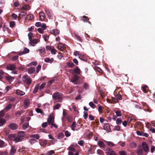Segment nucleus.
Masks as SVG:
<instances>
[{
    "mask_svg": "<svg viewBox=\"0 0 155 155\" xmlns=\"http://www.w3.org/2000/svg\"><path fill=\"white\" fill-rule=\"evenodd\" d=\"M17 149L15 146L12 147L11 149L10 150V153L11 155H13L16 152Z\"/></svg>",
    "mask_w": 155,
    "mask_h": 155,
    "instance_id": "obj_16",
    "label": "nucleus"
},
{
    "mask_svg": "<svg viewBox=\"0 0 155 155\" xmlns=\"http://www.w3.org/2000/svg\"><path fill=\"white\" fill-rule=\"evenodd\" d=\"M141 147L144 152L145 153H147V154L149 151V147L146 142H142Z\"/></svg>",
    "mask_w": 155,
    "mask_h": 155,
    "instance_id": "obj_4",
    "label": "nucleus"
},
{
    "mask_svg": "<svg viewBox=\"0 0 155 155\" xmlns=\"http://www.w3.org/2000/svg\"><path fill=\"white\" fill-rule=\"evenodd\" d=\"M60 107L61 105L59 104L58 103L54 106L53 109L54 110L58 109Z\"/></svg>",
    "mask_w": 155,
    "mask_h": 155,
    "instance_id": "obj_42",
    "label": "nucleus"
},
{
    "mask_svg": "<svg viewBox=\"0 0 155 155\" xmlns=\"http://www.w3.org/2000/svg\"><path fill=\"white\" fill-rule=\"evenodd\" d=\"M5 73L2 70L0 69V80L3 78V74Z\"/></svg>",
    "mask_w": 155,
    "mask_h": 155,
    "instance_id": "obj_47",
    "label": "nucleus"
},
{
    "mask_svg": "<svg viewBox=\"0 0 155 155\" xmlns=\"http://www.w3.org/2000/svg\"><path fill=\"white\" fill-rule=\"evenodd\" d=\"M18 125L16 124L12 123L9 124V127L12 130H14L17 129Z\"/></svg>",
    "mask_w": 155,
    "mask_h": 155,
    "instance_id": "obj_14",
    "label": "nucleus"
},
{
    "mask_svg": "<svg viewBox=\"0 0 155 155\" xmlns=\"http://www.w3.org/2000/svg\"><path fill=\"white\" fill-rule=\"evenodd\" d=\"M119 153L120 155H127L126 153L124 151H120Z\"/></svg>",
    "mask_w": 155,
    "mask_h": 155,
    "instance_id": "obj_64",
    "label": "nucleus"
},
{
    "mask_svg": "<svg viewBox=\"0 0 155 155\" xmlns=\"http://www.w3.org/2000/svg\"><path fill=\"white\" fill-rule=\"evenodd\" d=\"M65 135L67 137H69L70 136L71 134V133L68 131V130H66L65 132L64 133Z\"/></svg>",
    "mask_w": 155,
    "mask_h": 155,
    "instance_id": "obj_55",
    "label": "nucleus"
},
{
    "mask_svg": "<svg viewBox=\"0 0 155 155\" xmlns=\"http://www.w3.org/2000/svg\"><path fill=\"white\" fill-rule=\"evenodd\" d=\"M74 36L76 39L78 40L81 42H82V40L81 37H80L79 35H78L77 34H75Z\"/></svg>",
    "mask_w": 155,
    "mask_h": 155,
    "instance_id": "obj_30",
    "label": "nucleus"
},
{
    "mask_svg": "<svg viewBox=\"0 0 155 155\" xmlns=\"http://www.w3.org/2000/svg\"><path fill=\"white\" fill-rule=\"evenodd\" d=\"M22 80L24 84L29 85L31 83L32 80L31 77L28 75H24L22 77Z\"/></svg>",
    "mask_w": 155,
    "mask_h": 155,
    "instance_id": "obj_1",
    "label": "nucleus"
},
{
    "mask_svg": "<svg viewBox=\"0 0 155 155\" xmlns=\"http://www.w3.org/2000/svg\"><path fill=\"white\" fill-rule=\"evenodd\" d=\"M18 136L21 138L25 136V133L24 131H20L18 134Z\"/></svg>",
    "mask_w": 155,
    "mask_h": 155,
    "instance_id": "obj_25",
    "label": "nucleus"
},
{
    "mask_svg": "<svg viewBox=\"0 0 155 155\" xmlns=\"http://www.w3.org/2000/svg\"><path fill=\"white\" fill-rule=\"evenodd\" d=\"M15 136L14 134H11L8 135V137L10 140H14V139L15 138Z\"/></svg>",
    "mask_w": 155,
    "mask_h": 155,
    "instance_id": "obj_45",
    "label": "nucleus"
},
{
    "mask_svg": "<svg viewBox=\"0 0 155 155\" xmlns=\"http://www.w3.org/2000/svg\"><path fill=\"white\" fill-rule=\"evenodd\" d=\"M38 39L36 38H34L31 41V44H36L38 43Z\"/></svg>",
    "mask_w": 155,
    "mask_h": 155,
    "instance_id": "obj_34",
    "label": "nucleus"
},
{
    "mask_svg": "<svg viewBox=\"0 0 155 155\" xmlns=\"http://www.w3.org/2000/svg\"><path fill=\"white\" fill-rule=\"evenodd\" d=\"M98 145L101 148H105L106 147V145L101 140H99L97 143Z\"/></svg>",
    "mask_w": 155,
    "mask_h": 155,
    "instance_id": "obj_15",
    "label": "nucleus"
},
{
    "mask_svg": "<svg viewBox=\"0 0 155 155\" xmlns=\"http://www.w3.org/2000/svg\"><path fill=\"white\" fill-rule=\"evenodd\" d=\"M12 19L16 20L18 16L16 14L13 13L12 15Z\"/></svg>",
    "mask_w": 155,
    "mask_h": 155,
    "instance_id": "obj_49",
    "label": "nucleus"
},
{
    "mask_svg": "<svg viewBox=\"0 0 155 155\" xmlns=\"http://www.w3.org/2000/svg\"><path fill=\"white\" fill-rule=\"evenodd\" d=\"M39 86V84H37V85L35 86L33 91V93L34 94H35L36 93H37V92L38 91Z\"/></svg>",
    "mask_w": 155,
    "mask_h": 155,
    "instance_id": "obj_32",
    "label": "nucleus"
},
{
    "mask_svg": "<svg viewBox=\"0 0 155 155\" xmlns=\"http://www.w3.org/2000/svg\"><path fill=\"white\" fill-rule=\"evenodd\" d=\"M30 143L31 144H32L34 143L35 142H36L37 141L36 140L34 139H31L30 140H29Z\"/></svg>",
    "mask_w": 155,
    "mask_h": 155,
    "instance_id": "obj_63",
    "label": "nucleus"
},
{
    "mask_svg": "<svg viewBox=\"0 0 155 155\" xmlns=\"http://www.w3.org/2000/svg\"><path fill=\"white\" fill-rule=\"evenodd\" d=\"M48 123L49 125H51L54 122V117L53 115H50L47 120Z\"/></svg>",
    "mask_w": 155,
    "mask_h": 155,
    "instance_id": "obj_8",
    "label": "nucleus"
},
{
    "mask_svg": "<svg viewBox=\"0 0 155 155\" xmlns=\"http://www.w3.org/2000/svg\"><path fill=\"white\" fill-rule=\"evenodd\" d=\"M45 13L49 17L51 18L52 17V14L51 11L46 10L45 11Z\"/></svg>",
    "mask_w": 155,
    "mask_h": 155,
    "instance_id": "obj_28",
    "label": "nucleus"
},
{
    "mask_svg": "<svg viewBox=\"0 0 155 155\" xmlns=\"http://www.w3.org/2000/svg\"><path fill=\"white\" fill-rule=\"evenodd\" d=\"M31 137L35 138L37 139H38L40 137L39 136L38 134H35L31 135Z\"/></svg>",
    "mask_w": 155,
    "mask_h": 155,
    "instance_id": "obj_41",
    "label": "nucleus"
},
{
    "mask_svg": "<svg viewBox=\"0 0 155 155\" xmlns=\"http://www.w3.org/2000/svg\"><path fill=\"white\" fill-rule=\"evenodd\" d=\"M89 19L87 17L84 15L81 16V20L83 21L84 22H87V21H88Z\"/></svg>",
    "mask_w": 155,
    "mask_h": 155,
    "instance_id": "obj_22",
    "label": "nucleus"
},
{
    "mask_svg": "<svg viewBox=\"0 0 155 155\" xmlns=\"http://www.w3.org/2000/svg\"><path fill=\"white\" fill-rule=\"evenodd\" d=\"M16 93L18 95L20 96H23L25 94V92L19 90H17Z\"/></svg>",
    "mask_w": 155,
    "mask_h": 155,
    "instance_id": "obj_24",
    "label": "nucleus"
},
{
    "mask_svg": "<svg viewBox=\"0 0 155 155\" xmlns=\"http://www.w3.org/2000/svg\"><path fill=\"white\" fill-rule=\"evenodd\" d=\"M5 74L8 75L5 77V79L6 81L9 82H11L14 80L15 79L14 77L8 75V74L6 73H5Z\"/></svg>",
    "mask_w": 155,
    "mask_h": 155,
    "instance_id": "obj_11",
    "label": "nucleus"
},
{
    "mask_svg": "<svg viewBox=\"0 0 155 155\" xmlns=\"http://www.w3.org/2000/svg\"><path fill=\"white\" fill-rule=\"evenodd\" d=\"M51 33L54 35H56L59 33V30L58 29H55L51 31Z\"/></svg>",
    "mask_w": 155,
    "mask_h": 155,
    "instance_id": "obj_21",
    "label": "nucleus"
},
{
    "mask_svg": "<svg viewBox=\"0 0 155 155\" xmlns=\"http://www.w3.org/2000/svg\"><path fill=\"white\" fill-rule=\"evenodd\" d=\"M22 138L18 136H15V138L14 139V140L15 141L18 142H20L22 141Z\"/></svg>",
    "mask_w": 155,
    "mask_h": 155,
    "instance_id": "obj_29",
    "label": "nucleus"
},
{
    "mask_svg": "<svg viewBox=\"0 0 155 155\" xmlns=\"http://www.w3.org/2000/svg\"><path fill=\"white\" fill-rule=\"evenodd\" d=\"M84 87L86 90L88 89H89V86L88 84L86 83H84Z\"/></svg>",
    "mask_w": 155,
    "mask_h": 155,
    "instance_id": "obj_62",
    "label": "nucleus"
},
{
    "mask_svg": "<svg viewBox=\"0 0 155 155\" xmlns=\"http://www.w3.org/2000/svg\"><path fill=\"white\" fill-rule=\"evenodd\" d=\"M44 61L45 62L50 63L51 64L54 61V58H52L51 59H50L49 58H46L45 59Z\"/></svg>",
    "mask_w": 155,
    "mask_h": 155,
    "instance_id": "obj_17",
    "label": "nucleus"
},
{
    "mask_svg": "<svg viewBox=\"0 0 155 155\" xmlns=\"http://www.w3.org/2000/svg\"><path fill=\"white\" fill-rule=\"evenodd\" d=\"M5 123V120L4 119H0V126L3 125Z\"/></svg>",
    "mask_w": 155,
    "mask_h": 155,
    "instance_id": "obj_46",
    "label": "nucleus"
},
{
    "mask_svg": "<svg viewBox=\"0 0 155 155\" xmlns=\"http://www.w3.org/2000/svg\"><path fill=\"white\" fill-rule=\"evenodd\" d=\"M62 94L58 92H56L52 95V98L57 101L59 102H61L62 100Z\"/></svg>",
    "mask_w": 155,
    "mask_h": 155,
    "instance_id": "obj_2",
    "label": "nucleus"
},
{
    "mask_svg": "<svg viewBox=\"0 0 155 155\" xmlns=\"http://www.w3.org/2000/svg\"><path fill=\"white\" fill-rule=\"evenodd\" d=\"M15 25V22L14 21H11L9 23V27L13 28L14 27Z\"/></svg>",
    "mask_w": 155,
    "mask_h": 155,
    "instance_id": "obj_43",
    "label": "nucleus"
},
{
    "mask_svg": "<svg viewBox=\"0 0 155 155\" xmlns=\"http://www.w3.org/2000/svg\"><path fill=\"white\" fill-rule=\"evenodd\" d=\"M97 153L100 155H104V152L101 149H98L97 150Z\"/></svg>",
    "mask_w": 155,
    "mask_h": 155,
    "instance_id": "obj_40",
    "label": "nucleus"
},
{
    "mask_svg": "<svg viewBox=\"0 0 155 155\" xmlns=\"http://www.w3.org/2000/svg\"><path fill=\"white\" fill-rule=\"evenodd\" d=\"M24 104H25V108H27L28 106V105L29 104V101L28 100H25L24 102Z\"/></svg>",
    "mask_w": 155,
    "mask_h": 155,
    "instance_id": "obj_44",
    "label": "nucleus"
},
{
    "mask_svg": "<svg viewBox=\"0 0 155 155\" xmlns=\"http://www.w3.org/2000/svg\"><path fill=\"white\" fill-rule=\"evenodd\" d=\"M47 140H39V143L42 147H45L47 144Z\"/></svg>",
    "mask_w": 155,
    "mask_h": 155,
    "instance_id": "obj_9",
    "label": "nucleus"
},
{
    "mask_svg": "<svg viewBox=\"0 0 155 155\" xmlns=\"http://www.w3.org/2000/svg\"><path fill=\"white\" fill-rule=\"evenodd\" d=\"M79 76L76 74L73 75L72 77L70 79V82H72L75 85L78 84Z\"/></svg>",
    "mask_w": 155,
    "mask_h": 155,
    "instance_id": "obj_3",
    "label": "nucleus"
},
{
    "mask_svg": "<svg viewBox=\"0 0 155 155\" xmlns=\"http://www.w3.org/2000/svg\"><path fill=\"white\" fill-rule=\"evenodd\" d=\"M115 113L116 114L117 116V117H120L121 116V112L120 110H116L115 111Z\"/></svg>",
    "mask_w": 155,
    "mask_h": 155,
    "instance_id": "obj_53",
    "label": "nucleus"
},
{
    "mask_svg": "<svg viewBox=\"0 0 155 155\" xmlns=\"http://www.w3.org/2000/svg\"><path fill=\"white\" fill-rule=\"evenodd\" d=\"M64 137V135L63 133L61 132L59 133L57 137L58 139L62 138Z\"/></svg>",
    "mask_w": 155,
    "mask_h": 155,
    "instance_id": "obj_36",
    "label": "nucleus"
},
{
    "mask_svg": "<svg viewBox=\"0 0 155 155\" xmlns=\"http://www.w3.org/2000/svg\"><path fill=\"white\" fill-rule=\"evenodd\" d=\"M35 71V68L34 67H31L28 69V71L29 74H33Z\"/></svg>",
    "mask_w": 155,
    "mask_h": 155,
    "instance_id": "obj_18",
    "label": "nucleus"
},
{
    "mask_svg": "<svg viewBox=\"0 0 155 155\" xmlns=\"http://www.w3.org/2000/svg\"><path fill=\"white\" fill-rule=\"evenodd\" d=\"M122 122V120H121L120 118H118L116 121V124L118 125H120L121 124Z\"/></svg>",
    "mask_w": 155,
    "mask_h": 155,
    "instance_id": "obj_60",
    "label": "nucleus"
},
{
    "mask_svg": "<svg viewBox=\"0 0 155 155\" xmlns=\"http://www.w3.org/2000/svg\"><path fill=\"white\" fill-rule=\"evenodd\" d=\"M33 17L34 16L32 15H28L25 18V19L27 20H31L33 18Z\"/></svg>",
    "mask_w": 155,
    "mask_h": 155,
    "instance_id": "obj_26",
    "label": "nucleus"
},
{
    "mask_svg": "<svg viewBox=\"0 0 155 155\" xmlns=\"http://www.w3.org/2000/svg\"><path fill=\"white\" fill-rule=\"evenodd\" d=\"M7 146V143L3 140L0 139V147L2 148Z\"/></svg>",
    "mask_w": 155,
    "mask_h": 155,
    "instance_id": "obj_23",
    "label": "nucleus"
},
{
    "mask_svg": "<svg viewBox=\"0 0 155 155\" xmlns=\"http://www.w3.org/2000/svg\"><path fill=\"white\" fill-rule=\"evenodd\" d=\"M106 155H117L115 151L110 148H107L105 150Z\"/></svg>",
    "mask_w": 155,
    "mask_h": 155,
    "instance_id": "obj_5",
    "label": "nucleus"
},
{
    "mask_svg": "<svg viewBox=\"0 0 155 155\" xmlns=\"http://www.w3.org/2000/svg\"><path fill=\"white\" fill-rule=\"evenodd\" d=\"M89 105L93 108H94L96 106V105L94 104L92 102H89Z\"/></svg>",
    "mask_w": 155,
    "mask_h": 155,
    "instance_id": "obj_52",
    "label": "nucleus"
},
{
    "mask_svg": "<svg viewBox=\"0 0 155 155\" xmlns=\"http://www.w3.org/2000/svg\"><path fill=\"white\" fill-rule=\"evenodd\" d=\"M103 127L104 129L105 130H106L107 131H108L109 132H110L111 131V129L110 126L108 124H105L104 125Z\"/></svg>",
    "mask_w": 155,
    "mask_h": 155,
    "instance_id": "obj_13",
    "label": "nucleus"
},
{
    "mask_svg": "<svg viewBox=\"0 0 155 155\" xmlns=\"http://www.w3.org/2000/svg\"><path fill=\"white\" fill-rule=\"evenodd\" d=\"M143 150L140 146H139L136 150V153L138 155H142L143 153Z\"/></svg>",
    "mask_w": 155,
    "mask_h": 155,
    "instance_id": "obj_10",
    "label": "nucleus"
},
{
    "mask_svg": "<svg viewBox=\"0 0 155 155\" xmlns=\"http://www.w3.org/2000/svg\"><path fill=\"white\" fill-rule=\"evenodd\" d=\"M81 71L77 66L74 69L70 70L69 71L71 73L74 75L75 74H81Z\"/></svg>",
    "mask_w": 155,
    "mask_h": 155,
    "instance_id": "obj_6",
    "label": "nucleus"
},
{
    "mask_svg": "<svg viewBox=\"0 0 155 155\" xmlns=\"http://www.w3.org/2000/svg\"><path fill=\"white\" fill-rule=\"evenodd\" d=\"M39 17L40 20L41 21H43L44 20L45 18V14L43 12H41L39 13Z\"/></svg>",
    "mask_w": 155,
    "mask_h": 155,
    "instance_id": "obj_20",
    "label": "nucleus"
},
{
    "mask_svg": "<svg viewBox=\"0 0 155 155\" xmlns=\"http://www.w3.org/2000/svg\"><path fill=\"white\" fill-rule=\"evenodd\" d=\"M78 143L80 145L82 146L84 143V142L83 140H81L78 142Z\"/></svg>",
    "mask_w": 155,
    "mask_h": 155,
    "instance_id": "obj_59",
    "label": "nucleus"
},
{
    "mask_svg": "<svg viewBox=\"0 0 155 155\" xmlns=\"http://www.w3.org/2000/svg\"><path fill=\"white\" fill-rule=\"evenodd\" d=\"M41 65H38L36 68L37 70L36 71V73H38L40 70H41Z\"/></svg>",
    "mask_w": 155,
    "mask_h": 155,
    "instance_id": "obj_54",
    "label": "nucleus"
},
{
    "mask_svg": "<svg viewBox=\"0 0 155 155\" xmlns=\"http://www.w3.org/2000/svg\"><path fill=\"white\" fill-rule=\"evenodd\" d=\"M135 116L132 115H130L128 118L127 122L130 123L131 121L134 119Z\"/></svg>",
    "mask_w": 155,
    "mask_h": 155,
    "instance_id": "obj_19",
    "label": "nucleus"
},
{
    "mask_svg": "<svg viewBox=\"0 0 155 155\" xmlns=\"http://www.w3.org/2000/svg\"><path fill=\"white\" fill-rule=\"evenodd\" d=\"M28 126V124L27 123H25L23 125L22 127L24 129H25L27 128Z\"/></svg>",
    "mask_w": 155,
    "mask_h": 155,
    "instance_id": "obj_56",
    "label": "nucleus"
},
{
    "mask_svg": "<svg viewBox=\"0 0 155 155\" xmlns=\"http://www.w3.org/2000/svg\"><path fill=\"white\" fill-rule=\"evenodd\" d=\"M75 127L76 122H73L71 126V129L73 131H74Z\"/></svg>",
    "mask_w": 155,
    "mask_h": 155,
    "instance_id": "obj_37",
    "label": "nucleus"
},
{
    "mask_svg": "<svg viewBox=\"0 0 155 155\" xmlns=\"http://www.w3.org/2000/svg\"><path fill=\"white\" fill-rule=\"evenodd\" d=\"M106 144L110 147H112L114 146L115 144L111 142L106 141Z\"/></svg>",
    "mask_w": 155,
    "mask_h": 155,
    "instance_id": "obj_35",
    "label": "nucleus"
},
{
    "mask_svg": "<svg viewBox=\"0 0 155 155\" xmlns=\"http://www.w3.org/2000/svg\"><path fill=\"white\" fill-rule=\"evenodd\" d=\"M67 65L69 68H73L75 66L74 64L71 62H68L67 63Z\"/></svg>",
    "mask_w": 155,
    "mask_h": 155,
    "instance_id": "obj_33",
    "label": "nucleus"
},
{
    "mask_svg": "<svg viewBox=\"0 0 155 155\" xmlns=\"http://www.w3.org/2000/svg\"><path fill=\"white\" fill-rule=\"evenodd\" d=\"M48 137L50 139H52L55 142H56L57 141V139H55L51 134H49L48 135Z\"/></svg>",
    "mask_w": 155,
    "mask_h": 155,
    "instance_id": "obj_50",
    "label": "nucleus"
},
{
    "mask_svg": "<svg viewBox=\"0 0 155 155\" xmlns=\"http://www.w3.org/2000/svg\"><path fill=\"white\" fill-rule=\"evenodd\" d=\"M23 112V111L22 110H21L20 111H17L16 113H15V115L18 117H20L21 115V114Z\"/></svg>",
    "mask_w": 155,
    "mask_h": 155,
    "instance_id": "obj_38",
    "label": "nucleus"
},
{
    "mask_svg": "<svg viewBox=\"0 0 155 155\" xmlns=\"http://www.w3.org/2000/svg\"><path fill=\"white\" fill-rule=\"evenodd\" d=\"M16 68L15 66L13 64H8L6 67V69L8 70L14 71Z\"/></svg>",
    "mask_w": 155,
    "mask_h": 155,
    "instance_id": "obj_7",
    "label": "nucleus"
},
{
    "mask_svg": "<svg viewBox=\"0 0 155 155\" xmlns=\"http://www.w3.org/2000/svg\"><path fill=\"white\" fill-rule=\"evenodd\" d=\"M137 146V144L136 143L133 142L130 144V147L132 148H135Z\"/></svg>",
    "mask_w": 155,
    "mask_h": 155,
    "instance_id": "obj_51",
    "label": "nucleus"
},
{
    "mask_svg": "<svg viewBox=\"0 0 155 155\" xmlns=\"http://www.w3.org/2000/svg\"><path fill=\"white\" fill-rule=\"evenodd\" d=\"M29 6L28 5H25L21 8V10H28L29 9Z\"/></svg>",
    "mask_w": 155,
    "mask_h": 155,
    "instance_id": "obj_31",
    "label": "nucleus"
},
{
    "mask_svg": "<svg viewBox=\"0 0 155 155\" xmlns=\"http://www.w3.org/2000/svg\"><path fill=\"white\" fill-rule=\"evenodd\" d=\"M54 153V152L53 150H51L47 152V155H51Z\"/></svg>",
    "mask_w": 155,
    "mask_h": 155,
    "instance_id": "obj_57",
    "label": "nucleus"
},
{
    "mask_svg": "<svg viewBox=\"0 0 155 155\" xmlns=\"http://www.w3.org/2000/svg\"><path fill=\"white\" fill-rule=\"evenodd\" d=\"M116 97L118 100H121L122 99V96L121 95L118 93L115 96Z\"/></svg>",
    "mask_w": 155,
    "mask_h": 155,
    "instance_id": "obj_48",
    "label": "nucleus"
},
{
    "mask_svg": "<svg viewBox=\"0 0 155 155\" xmlns=\"http://www.w3.org/2000/svg\"><path fill=\"white\" fill-rule=\"evenodd\" d=\"M13 104H9L6 105L5 107V110L6 111H8L10 109H11L12 106Z\"/></svg>",
    "mask_w": 155,
    "mask_h": 155,
    "instance_id": "obj_27",
    "label": "nucleus"
},
{
    "mask_svg": "<svg viewBox=\"0 0 155 155\" xmlns=\"http://www.w3.org/2000/svg\"><path fill=\"white\" fill-rule=\"evenodd\" d=\"M57 56L58 58L60 60L62 58L64 57L62 55V54L61 52L59 53V54Z\"/></svg>",
    "mask_w": 155,
    "mask_h": 155,
    "instance_id": "obj_58",
    "label": "nucleus"
},
{
    "mask_svg": "<svg viewBox=\"0 0 155 155\" xmlns=\"http://www.w3.org/2000/svg\"><path fill=\"white\" fill-rule=\"evenodd\" d=\"M29 51V50L28 49L25 48L24 49V50L23 51L20 52L18 53V52H17L16 53L18 54L19 55H21L23 54L28 53Z\"/></svg>",
    "mask_w": 155,
    "mask_h": 155,
    "instance_id": "obj_12",
    "label": "nucleus"
},
{
    "mask_svg": "<svg viewBox=\"0 0 155 155\" xmlns=\"http://www.w3.org/2000/svg\"><path fill=\"white\" fill-rule=\"evenodd\" d=\"M46 83H42L41 85L39 87V89L40 90H42L43 88H44V87Z\"/></svg>",
    "mask_w": 155,
    "mask_h": 155,
    "instance_id": "obj_61",
    "label": "nucleus"
},
{
    "mask_svg": "<svg viewBox=\"0 0 155 155\" xmlns=\"http://www.w3.org/2000/svg\"><path fill=\"white\" fill-rule=\"evenodd\" d=\"M38 51L42 53H45V49L44 47H41L40 49H38Z\"/></svg>",
    "mask_w": 155,
    "mask_h": 155,
    "instance_id": "obj_39",
    "label": "nucleus"
}]
</instances>
